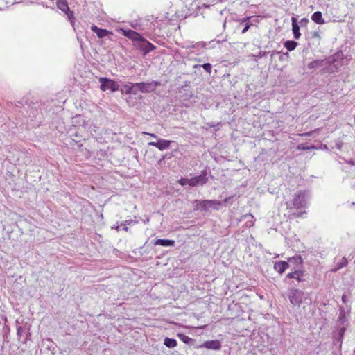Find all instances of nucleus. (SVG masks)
<instances>
[{
	"label": "nucleus",
	"mask_w": 355,
	"mask_h": 355,
	"mask_svg": "<svg viewBox=\"0 0 355 355\" xmlns=\"http://www.w3.org/2000/svg\"><path fill=\"white\" fill-rule=\"evenodd\" d=\"M291 304L300 308L302 304H310L311 303L309 294L299 289H291L288 293Z\"/></svg>",
	"instance_id": "f257e3e1"
},
{
	"label": "nucleus",
	"mask_w": 355,
	"mask_h": 355,
	"mask_svg": "<svg viewBox=\"0 0 355 355\" xmlns=\"http://www.w3.org/2000/svg\"><path fill=\"white\" fill-rule=\"evenodd\" d=\"M134 46L139 51H141L144 55L150 53L155 49V46L146 40L141 35L133 43Z\"/></svg>",
	"instance_id": "f03ea898"
},
{
	"label": "nucleus",
	"mask_w": 355,
	"mask_h": 355,
	"mask_svg": "<svg viewBox=\"0 0 355 355\" xmlns=\"http://www.w3.org/2000/svg\"><path fill=\"white\" fill-rule=\"evenodd\" d=\"M99 82L101 83L100 89L102 91L110 90L116 92L119 89V85L117 83L107 78H100Z\"/></svg>",
	"instance_id": "7ed1b4c3"
},
{
	"label": "nucleus",
	"mask_w": 355,
	"mask_h": 355,
	"mask_svg": "<svg viewBox=\"0 0 355 355\" xmlns=\"http://www.w3.org/2000/svg\"><path fill=\"white\" fill-rule=\"evenodd\" d=\"M159 85L157 82L151 83H137L135 87H137V93L141 92L142 93H148L154 91L157 86Z\"/></svg>",
	"instance_id": "20e7f679"
},
{
	"label": "nucleus",
	"mask_w": 355,
	"mask_h": 355,
	"mask_svg": "<svg viewBox=\"0 0 355 355\" xmlns=\"http://www.w3.org/2000/svg\"><path fill=\"white\" fill-rule=\"evenodd\" d=\"M306 193L302 191H298L294 194L293 205L296 208L304 207L306 206Z\"/></svg>",
	"instance_id": "39448f33"
},
{
	"label": "nucleus",
	"mask_w": 355,
	"mask_h": 355,
	"mask_svg": "<svg viewBox=\"0 0 355 355\" xmlns=\"http://www.w3.org/2000/svg\"><path fill=\"white\" fill-rule=\"evenodd\" d=\"M57 7L60 10H61L62 12H64L69 19H70L71 23H73V12L69 10V8L68 6V3L66 0H59L57 1Z\"/></svg>",
	"instance_id": "423d86ee"
},
{
	"label": "nucleus",
	"mask_w": 355,
	"mask_h": 355,
	"mask_svg": "<svg viewBox=\"0 0 355 355\" xmlns=\"http://www.w3.org/2000/svg\"><path fill=\"white\" fill-rule=\"evenodd\" d=\"M189 182L191 187L205 184L207 182L206 171H202L200 175L189 179Z\"/></svg>",
	"instance_id": "0eeeda50"
},
{
	"label": "nucleus",
	"mask_w": 355,
	"mask_h": 355,
	"mask_svg": "<svg viewBox=\"0 0 355 355\" xmlns=\"http://www.w3.org/2000/svg\"><path fill=\"white\" fill-rule=\"evenodd\" d=\"M220 205V202L214 200H205L199 202V207L205 211H207L210 207L218 209Z\"/></svg>",
	"instance_id": "6e6552de"
},
{
	"label": "nucleus",
	"mask_w": 355,
	"mask_h": 355,
	"mask_svg": "<svg viewBox=\"0 0 355 355\" xmlns=\"http://www.w3.org/2000/svg\"><path fill=\"white\" fill-rule=\"evenodd\" d=\"M171 143V141L159 138L157 142L151 141L148 143V145L155 146L160 150H164L169 148Z\"/></svg>",
	"instance_id": "1a4fd4ad"
},
{
	"label": "nucleus",
	"mask_w": 355,
	"mask_h": 355,
	"mask_svg": "<svg viewBox=\"0 0 355 355\" xmlns=\"http://www.w3.org/2000/svg\"><path fill=\"white\" fill-rule=\"evenodd\" d=\"M121 91L122 94H125L136 95L137 94L135 83H128L123 85L121 89Z\"/></svg>",
	"instance_id": "9d476101"
},
{
	"label": "nucleus",
	"mask_w": 355,
	"mask_h": 355,
	"mask_svg": "<svg viewBox=\"0 0 355 355\" xmlns=\"http://www.w3.org/2000/svg\"><path fill=\"white\" fill-rule=\"evenodd\" d=\"M118 31L120 33H121L123 36H125L130 40H131L132 41V43H134L135 41L137 39V37L141 35L137 32L130 29L126 30L124 28H120Z\"/></svg>",
	"instance_id": "9b49d317"
},
{
	"label": "nucleus",
	"mask_w": 355,
	"mask_h": 355,
	"mask_svg": "<svg viewBox=\"0 0 355 355\" xmlns=\"http://www.w3.org/2000/svg\"><path fill=\"white\" fill-rule=\"evenodd\" d=\"M202 346L207 349L214 350H219L221 348V344L218 340L205 341Z\"/></svg>",
	"instance_id": "f8f14e48"
},
{
	"label": "nucleus",
	"mask_w": 355,
	"mask_h": 355,
	"mask_svg": "<svg viewBox=\"0 0 355 355\" xmlns=\"http://www.w3.org/2000/svg\"><path fill=\"white\" fill-rule=\"evenodd\" d=\"M91 30L96 34L98 38H103L109 35H112V33L106 29H101L96 25H93L91 27Z\"/></svg>",
	"instance_id": "ddd939ff"
},
{
	"label": "nucleus",
	"mask_w": 355,
	"mask_h": 355,
	"mask_svg": "<svg viewBox=\"0 0 355 355\" xmlns=\"http://www.w3.org/2000/svg\"><path fill=\"white\" fill-rule=\"evenodd\" d=\"M288 267L289 263L284 261L276 262L274 264V269L279 274H282Z\"/></svg>",
	"instance_id": "4468645a"
},
{
	"label": "nucleus",
	"mask_w": 355,
	"mask_h": 355,
	"mask_svg": "<svg viewBox=\"0 0 355 355\" xmlns=\"http://www.w3.org/2000/svg\"><path fill=\"white\" fill-rule=\"evenodd\" d=\"M292 31L294 35V38L297 40L300 37V26L297 23V19L295 17H292Z\"/></svg>",
	"instance_id": "2eb2a0df"
},
{
	"label": "nucleus",
	"mask_w": 355,
	"mask_h": 355,
	"mask_svg": "<svg viewBox=\"0 0 355 355\" xmlns=\"http://www.w3.org/2000/svg\"><path fill=\"white\" fill-rule=\"evenodd\" d=\"M155 245H161V246H174L175 245V241L174 240H169V239H156L154 241Z\"/></svg>",
	"instance_id": "dca6fc26"
},
{
	"label": "nucleus",
	"mask_w": 355,
	"mask_h": 355,
	"mask_svg": "<svg viewBox=\"0 0 355 355\" xmlns=\"http://www.w3.org/2000/svg\"><path fill=\"white\" fill-rule=\"evenodd\" d=\"M311 19L317 24L322 25L325 24V20L320 11L314 12L311 16Z\"/></svg>",
	"instance_id": "f3484780"
},
{
	"label": "nucleus",
	"mask_w": 355,
	"mask_h": 355,
	"mask_svg": "<svg viewBox=\"0 0 355 355\" xmlns=\"http://www.w3.org/2000/svg\"><path fill=\"white\" fill-rule=\"evenodd\" d=\"M347 318L343 309H340L339 318L337 321V326H347Z\"/></svg>",
	"instance_id": "a211bd4d"
},
{
	"label": "nucleus",
	"mask_w": 355,
	"mask_h": 355,
	"mask_svg": "<svg viewBox=\"0 0 355 355\" xmlns=\"http://www.w3.org/2000/svg\"><path fill=\"white\" fill-rule=\"evenodd\" d=\"M251 17L243 18L241 20V24L239 26V27L243 26V28L241 31L242 34L245 33L249 30L250 26H252V24L249 21V19Z\"/></svg>",
	"instance_id": "6ab92c4d"
},
{
	"label": "nucleus",
	"mask_w": 355,
	"mask_h": 355,
	"mask_svg": "<svg viewBox=\"0 0 355 355\" xmlns=\"http://www.w3.org/2000/svg\"><path fill=\"white\" fill-rule=\"evenodd\" d=\"M304 275V272L301 270H295L293 272H290L287 274L286 278L292 279L294 278L297 279L298 282H301L302 280V277Z\"/></svg>",
	"instance_id": "aec40b11"
},
{
	"label": "nucleus",
	"mask_w": 355,
	"mask_h": 355,
	"mask_svg": "<svg viewBox=\"0 0 355 355\" xmlns=\"http://www.w3.org/2000/svg\"><path fill=\"white\" fill-rule=\"evenodd\" d=\"M323 60H315L308 64L307 67L309 69H312L320 67L323 65Z\"/></svg>",
	"instance_id": "412c9836"
},
{
	"label": "nucleus",
	"mask_w": 355,
	"mask_h": 355,
	"mask_svg": "<svg viewBox=\"0 0 355 355\" xmlns=\"http://www.w3.org/2000/svg\"><path fill=\"white\" fill-rule=\"evenodd\" d=\"M164 344L167 347H169V348H174L175 347L177 346V341L175 339H173V338H166L164 339Z\"/></svg>",
	"instance_id": "4be33fe9"
},
{
	"label": "nucleus",
	"mask_w": 355,
	"mask_h": 355,
	"mask_svg": "<svg viewBox=\"0 0 355 355\" xmlns=\"http://www.w3.org/2000/svg\"><path fill=\"white\" fill-rule=\"evenodd\" d=\"M297 43L294 41H286L284 43V46L286 48V49L289 51H291L295 49L297 46Z\"/></svg>",
	"instance_id": "5701e85b"
},
{
	"label": "nucleus",
	"mask_w": 355,
	"mask_h": 355,
	"mask_svg": "<svg viewBox=\"0 0 355 355\" xmlns=\"http://www.w3.org/2000/svg\"><path fill=\"white\" fill-rule=\"evenodd\" d=\"M289 263H293L297 265L302 264L303 262V259L301 256H295L288 259Z\"/></svg>",
	"instance_id": "b1692460"
},
{
	"label": "nucleus",
	"mask_w": 355,
	"mask_h": 355,
	"mask_svg": "<svg viewBox=\"0 0 355 355\" xmlns=\"http://www.w3.org/2000/svg\"><path fill=\"white\" fill-rule=\"evenodd\" d=\"M317 148L313 146V145H311V146H305L304 144H298L297 146V150H311V149H316Z\"/></svg>",
	"instance_id": "393cba45"
},
{
	"label": "nucleus",
	"mask_w": 355,
	"mask_h": 355,
	"mask_svg": "<svg viewBox=\"0 0 355 355\" xmlns=\"http://www.w3.org/2000/svg\"><path fill=\"white\" fill-rule=\"evenodd\" d=\"M347 265V260L343 257L340 262L337 263V267L334 270L335 271L346 266Z\"/></svg>",
	"instance_id": "a878e982"
},
{
	"label": "nucleus",
	"mask_w": 355,
	"mask_h": 355,
	"mask_svg": "<svg viewBox=\"0 0 355 355\" xmlns=\"http://www.w3.org/2000/svg\"><path fill=\"white\" fill-rule=\"evenodd\" d=\"M155 23H157L156 21H152L150 23V27L148 28H141V30H143V31H148V33H155Z\"/></svg>",
	"instance_id": "bb28decb"
},
{
	"label": "nucleus",
	"mask_w": 355,
	"mask_h": 355,
	"mask_svg": "<svg viewBox=\"0 0 355 355\" xmlns=\"http://www.w3.org/2000/svg\"><path fill=\"white\" fill-rule=\"evenodd\" d=\"M180 339L186 344H189L191 340V338L184 334H178Z\"/></svg>",
	"instance_id": "cd10ccee"
},
{
	"label": "nucleus",
	"mask_w": 355,
	"mask_h": 355,
	"mask_svg": "<svg viewBox=\"0 0 355 355\" xmlns=\"http://www.w3.org/2000/svg\"><path fill=\"white\" fill-rule=\"evenodd\" d=\"M200 67H202L205 71H207V73H211V64H209V63H205L202 65H200Z\"/></svg>",
	"instance_id": "c85d7f7f"
},
{
	"label": "nucleus",
	"mask_w": 355,
	"mask_h": 355,
	"mask_svg": "<svg viewBox=\"0 0 355 355\" xmlns=\"http://www.w3.org/2000/svg\"><path fill=\"white\" fill-rule=\"evenodd\" d=\"M178 183L182 186H185L187 184L190 186L189 179L187 178H181L178 180Z\"/></svg>",
	"instance_id": "c756f323"
},
{
	"label": "nucleus",
	"mask_w": 355,
	"mask_h": 355,
	"mask_svg": "<svg viewBox=\"0 0 355 355\" xmlns=\"http://www.w3.org/2000/svg\"><path fill=\"white\" fill-rule=\"evenodd\" d=\"M346 327L347 326H338V328L339 329V334H340V340L343 338V336L345 334V331L346 330Z\"/></svg>",
	"instance_id": "7c9ffc66"
},
{
	"label": "nucleus",
	"mask_w": 355,
	"mask_h": 355,
	"mask_svg": "<svg viewBox=\"0 0 355 355\" xmlns=\"http://www.w3.org/2000/svg\"><path fill=\"white\" fill-rule=\"evenodd\" d=\"M319 132H320V129L318 128V129L314 130L313 131H310V132H307L305 133L300 134V135L304 136V137H309V136H311L313 133Z\"/></svg>",
	"instance_id": "2f4dec72"
},
{
	"label": "nucleus",
	"mask_w": 355,
	"mask_h": 355,
	"mask_svg": "<svg viewBox=\"0 0 355 355\" xmlns=\"http://www.w3.org/2000/svg\"><path fill=\"white\" fill-rule=\"evenodd\" d=\"M343 146V142L340 139H337L334 141V148L337 149H341Z\"/></svg>",
	"instance_id": "473e14b6"
},
{
	"label": "nucleus",
	"mask_w": 355,
	"mask_h": 355,
	"mask_svg": "<svg viewBox=\"0 0 355 355\" xmlns=\"http://www.w3.org/2000/svg\"><path fill=\"white\" fill-rule=\"evenodd\" d=\"M243 218L245 219H247L248 218H250L251 220H250V222L251 223V224L250 225H253V224H254V216L252 214H245V215L243 216Z\"/></svg>",
	"instance_id": "72a5a7b5"
},
{
	"label": "nucleus",
	"mask_w": 355,
	"mask_h": 355,
	"mask_svg": "<svg viewBox=\"0 0 355 355\" xmlns=\"http://www.w3.org/2000/svg\"><path fill=\"white\" fill-rule=\"evenodd\" d=\"M309 23V19L307 18H302L300 21V24L302 26H306L307 24Z\"/></svg>",
	"instance_id": "f704fd0d"
},
{
	"label": "nucleus",
	"mask_w": 355,
	"mask_h": 355,
	"mask_svg": "<svg viewBox=\"0 0 355 355\" xmlns=\"http://www.w3.org/2000/svg\"><path fill=\"white\" fill-rule=\"evenodd\" d=\"M304 214H306V211H302L297 214L294 213L293 216H295V217H302Z\"/></svg>",
	"instance_id": "c9c22d12"
},
{
	"label": "nucleus",
	"mask_w": 355,
	"mask_h": 355,
	"mask_svg": "<svg viewBox=\"0 0 355 355\" xmlns=\"http://www.w3.org/2000/svg\"><path fill=\"white\" fill-rule=\"evenodd\" d=\"M143 134L148 135H150V136H151V137H154V138H156L157 139H159V138L157 137V136H156V135H155V134H153V133H148V132H143Z\"/></svg>",
	"instance_id": "e433bc0d"
},
{
	"label": "nucleus",
	"mask_w": 355,
	"mask_h": 355,
	"mask_svg": "<svg viewBox=\"0 0 355 355\" xmlns=\"http://www.w3.org/2000/svg\"><path fill=\"white\" fill-rule=\"evenodd\" d=\"M313 37H319L320 35H319V33L318 32H315L313 34Z\"/></svg>",
	"instance_id": "4c0bfd02"
},
{
	"label": "nucleus",
	"mask_w": 355,
	"mask_h": 355,
	"mask_svg": "<svg viewBox=\"0 0 355 355\" xmlns=\"http://www.w3.org/2000/svg\"><path fill=\"white\" fill-rule=\"evenodd\" d=\"M21 327H19L17 329V334H21Z\"/></svg>",
	"instance_id": "58836bf2"
},
{
	"label": "nucleus",
	"mask_w": 355,
	"mask_h": 355,
	"mask_svg": "<svg viewBox=\"0 0 355 355\" xmlns=\"http://www.w3.org/2000/svg\"><path fill=\"white\" fill-rule=\"evenodd\" d=\"M349 164H352V165H354V162L353 161H349L348 162Z\"/></svg>",
	"instance_id": "ea45409f"
},
{
	"label": "nucleus",
	"mask_w": 355,
	"mask_h": 355,
	"mask_svg": "<svg viewBox=\"0 0 355 355\" xmlns=\"http://www.w3.org/2000/svg\"><path fill=\"white\" fill-rule=\"evenodd\" d=\"M123 230H125V231H127V230H128V227H124L123 228Z\"/></svg>",
	"instance_id": "a19ab883"
},
{
	"label": "nucleus",
	"mask_w": 355,
	"mask_h": 355,
	"mask_svg": "<svg viewBox=\"0 0 355 355\" xmlns=\"http://www.w3.org/2000/svg\"><path fill=\"white\" fill-rule=\"evenodd\" d=\"M342 300H343V302H345V295H343Z\"/></svg>",
	"instance_id": "79ce46f5"
}]
</instances>
